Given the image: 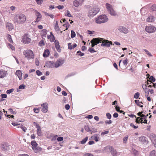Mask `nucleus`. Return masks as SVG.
Listing matches in <instances>:
<instances>
[{
    "instance_id": "412c9836",
    "label": "nucleus",
    "mask_w": 156,
    "mask_h": 156,
    "mask_svg": "<svg viewBox=\"0 0 156 156\" xmlns=\"http://www.w3.org/2000/svg\"><path fill=\"white\" fill-rule=\"evenodd\" d=\"M32 148L35 153H37L42 150L41 148L37 146V145L35 147H32Z\"/></svg>"
},
{
    "instance_id": "f8f14e48",
    "label": "nucleus",
    "mask_w": 156,
    "mask_h": 156,
    "mask_svg": "<svg viewBox=\"0 0 156 156\" xmlns=\"http://www.w3.org/2000/svg\"><path fill=\"white\" fill-rule=\"evenodd\" d=\"M42 108V111L44 113H46L48 111V104L47 103H45L41 105Z\"/></svg>"
},
{
    "instance_id": "13d9d810",
    "label": "nucleus",
    "mask_w": 156,
    "mask_h": 156,
    "mask_svg": "<svg viewBox=\"0 0 156 156\" xmlns=\"http://www.w3.org/2000/svg\"><path fill=\"white\" fill-rule=\"evenodd\" d=\"M36 73L37 75L40 76L42 74V73L39 70H37L36 71Z\"/></svg>"
},
{
    "instance_id": "ea45409f",
    "label": "nucleus",
    "mask_w": 156,
    "mask_h": 156,
    "mask_svg": "<svg viewBox=\"0 0 156 156\" xmlns=\"http://www.w3.org/2000/svg\"><path fill=\"white\" fill-rule=\"evenodd\" d=\"M8 110L10 112L11 114H16V112L15 111H13L11 108H9Z\"/></svg>"
},
{
    "instance_id": "e433bc0d",
    "label": "nucleus",
    "mask_w": 156,
    "mask_h": 156,
    "mask_svg": "<svg viewBox=\"0 0 156 156\" xmlns=\"http://www.w3.org/2000/svg\"><path fill=\"white\" fill-rule=\"evenodd\" d=\"M31 144L32 146V147H35L37 145V144L36 142L34 140L31 141Z\"/></svg>"
},
{
    "instance_id": "6e6552de",
    "label": "nucleus",
    "mask_w": 156,
    "mask_h": 156,
    "mask_svg": "<svg viewBox=\"0 0 156 156\" xmlns=\"http://www.w3.org/2000/svg\"><path fill=\"white\" fill-rule=\"evenodd\" d=\"M55 63V68H57L61 66L64 63V60L63 58H59Z\"/></svg>"
},
{
    "instance_id": "0e129e2a",
    "label": "nucleus",
    "mask_w": 156,
    "mask_h": 156,
    "mask_svg": "<svg viewBox=\"0 0 156 156\" xmlns=\"http://www.w3.org/2000/svg\"><path fill=\"white\" fill-rule=\"evenodd\" d=\"M105 123L106 124H110L112 123V121L110 120L108 121L106 120L105 121Z\"/></svg>"
},
{
    "instance_id": "bf43d9fd",
    "label": "nucleus",
    "mask_w": 156,
    "mask_h": 156,
    "mask_svg": "<svg viewBox=\"0 0 156 156\" xmlns=\"http://www.w3.org/2000/svg\"><path fill=\"white\" fill-rule=\"evenodd\" d=\"M88 51H89L91 53H93L94 52H96L93 48H90L89 49Z\"/></svg>"
},
{
    "instance_id": "79ce46f5",
    "label": "nucleus",
    "mask_w": 156,
    "mask_h": 156,
    "mask_svg": "<svg viewBox=\"0 0 156 156\" xmlns=\"http://www.w3.org/2000/svg\"><path fill=\"white\" fill-rule=\"evenodd\" d=\"M140 120H141V118L137 117L136 119V122L137 123H140Z\"/></svg>"
},
{
    "instance_id": "ddd939ff",
    "label": "nucleus",
    "mask_w": 156,
    "mask_h": 156,
    "mask_svg": "<svg viewBox=\"0 0 156 156\" xmlns=\"http://www.w3.org/2000/svg\"><path fill=\"white\" fill-rule=\"evenodd\" d=\"M34 124H36V127L37 129V135L39 136H41L42 135V133L41 131V129L40 126L38 124H37L36 123L34 122Z\"/></svg>"
},
{
    "instance_id": "9d476101",
    "label": "nucleus",
    "mask_w": 156,
    "mask_h": 156,
    "mask_svg": "<svg viewBox=\"0 0 156 156\" xmlns=\"http://www.w3.org/2000/svg\"><path fill=\"white\" fill-rule=\"evenodd\" d=\"M1 148L2 151L7 152L10 149V147L8 144L5 143L1 145Z\"/></svg>"
},
{
    "instance_id": "20e7f679",
    "label": "nucleus",
    "mask_w": 156,
    "mask_h": 156,
    "mask_svg": "<svg viewBox=\"0 0 156 156\" xmlns=\"http://www.w3.org/2000/svg\"><path fill=\"white\" fill-rule=\"evenodd\" d=\"M99 11V9L98 8H91L88 12L89 16L93 17L96 15Z\"/></svg>"
},
{
    "instance_id": "c03bdc74",
    "label": "nucleus",
    "mask_w": 156,
    "mask_h": 156,
    "mask_svg": "<svg viewBox=\"0 0 156 156\" xmlns=\"http://www.w3.org/2000/svg\"><path fill=\"white\" fill-rule=\"evenodd\" d=\"M147 82H146L145 83L146 84H145V85H144V86L145 87H147V86H148V85H149V84H151V83H152V82H151V81H150L149 80H147Z\"/></svg>"
},
{
    "instance_id": "7c9ffc66",
    "label": "nucleus",
    "mask_w": 156,
    "mask_h": 156,
    "mask_svg": "<svg viewBox=\"0 0 156 156\" xmlns=\"http://www.w3.org/2000/svg\"><path fill=\"white\" fill-rule=\"evenodd\" d=\"M156 151L153 150L150 152L149 156H156Z\"/></svg>"
},
{
    "instance_id": "c756f323",
    "label": "nucleus",
    "mask_w": 156,
    "mask_h": 156,
    "mask_svg": "<svg viewBox=\"0 0 156 156\" xmlns=\"http://www.w3.org/2000/svg\"><path fill=\"white\" fill-rule=\"evenodd\" d=\"M135 102L138 106H139L140 107H143V106L140 104H143L142 101L140 102L139 100H135Z\"/></svg>"
},
{
    "instance_id": "bb28decb",
    "label": "nucleus",
    "mask_w": 156,
    "mask_h": 156,
    "mask_svg": "<svg viewBox=\"0 0 156 156\" xmlns=\"http://www.w3.org/2000/svg\"><path fill=\"white\" fill-rule=\"evenodd\" d=\"M111 152V154L113 156H115L116 155L117 152L112 147V149H111V150L110 152Z\"/></svg>"
},
{
    "instance_id": "f3484780",
    "label": "nucleus",
    "mask_w": 156,
    "mask_h": 156,
    "mask_svg": "<svg viewBox=\"0 0 156 156\" xmlns=\"http://www.w3.org/2000/svg\"><path fill=\"white\" fill-rule=\"evenodd\" d=\"M7 73V71L3 70H0V78H3L6 76Z\"/></svg>"
},
{
    "instance_id": "39448f33",
    "label": "nucleus",
    "mask_w": 156,
    "mask_h": 156,
    "mask_svg": "<svg viewBox=\"0 0 156 156\" xmlns=\"http://www.w3.org/2000/svg\"><path fill=\"white\" fill-rule=\"evenodd\" d=\"M106 6L108 11L111 15L115 16L116 15V13L113 9L112 5L108 3H106Z\"/></svg>"
},
{
    "instance_id": "0eeeda50",
    "label": "nucleus",
    "mask_w": 156,
    "mask_h": 156,
    "mask_svg": "<svg viewBox=\"0 0 156 156\" xmlns=\"http://www.w3.org/2000/svg\"><path fill=\"white\" fill-rule=\"evenodd\" d=\"M145 29L147 32L151 33L155 32L156 28L153 26H148L146 27Z\"/></svg>"
},
{
    "instance_id": "e2e57ef3",
    "label": "nucleus",
    "mask_w": 156,
    "mask_h": 156,
    "mask_svg": "<svg viewBox=\"0 0 156 156\" xmlns=\"http://www.w3.org/2000/svg\"><path fill=\"white\" fill-rule=\"evenodd\" d=\"M63 140V137H58L57 139V140L59 142V141H62Z\"/></svg>"
},
{
    "instance_id": "423d86ee",
    "label": "nucleus",
    "mask_w": 156,
    "mask_h": 156,
    "mask_svg": "<svg viewBox=\"0 0 156 156\" xmlns=\"http://www.w3.org/2000/svg\"><path fill=\"white\" fill-rule=\"evenodd\" d=\"M102 40H103L102 38H93L90 41V43H91V46L92 47H94L95 45H96L99 43L101 42L102 41Z\"/></svg>"
},
{
    "instance_id": "4be33fe9",
    "label": "nucleus",
    "mask_w": 156,
    "mask_h": 156,
    "mask_svg": "<svg viewBox=\"0 0 156 156\" xmlns=\"http://www.w3.org/2000/svg\"><path fill=\"white\" fill-rule=\"evenodd\" d=\"M16 74L17 76L20 80L22 79V73L21 71L20 70H17Z\"/></svg>"
},
{
    "instance_id": "aec40b11",
    "label": "nucleus",
    "mask_w": 156,
    "mask_h": 156,
    "mask_svg": "<svg viewBox=\"0 0 156 156\" xmlns=\"http://www.w3.org/2000/svg\"><path fill=\"white\" fill-rule=\"evenodd\" d=\"M139 141L142 143H145L147 141V139L144 136H141L139 137Z\"/></svg>"
},
{
    "instance_id": "f704fd0d",
    "label": "nucleus",
    "mask_w": 156,
    "mask_h": 156,
    "mask_svg": "<svg viewBox=\"0 0 156 156\" xmlns=\"http://www.w3.org/2000/svg\"><path fill=\"white\" fill-rule=\"evenodd\" d=\"M88 139V137L86 136L84 139H83L81 142L80 143L81 144H85L87 141V140Z\"/></svg>"
},
{
    "instance_id": "052dcab7",
    "label": "nucleus",
    "mask_w": 156,
    "mask_h": 156,
    "mask_svg": "<svg viewBox=\"0 0 156 156\" xmlns=\"http://www.w3.org/2000/svg\"><path fill=\"white\" fill-rule=\"evenodd\" d=\"M107 117L109 119H111L112 116L111 114L109 113H107L106 114Z\"/></svg>"
},
{
    "instance_id": "5701e85b",
    "label": "nucleus",
    "mask_w": 156,
    "mask_h": 156,
    "mask_svg": "<svg viewBox=\"0 0 156 156\" xmlns=\"http://www.w3.org/2000/svg\"><path fill=\"white\" fill-rule=\"evenodd\" d=\"M142 87L144 90L145 95V96L146 97H147L149 94V89H148V88L147 87H144V85H142Z\"/></svg>"
},
{
    "instance_id": "72a5a7b5",
    "label": "nucleus",
    "mask_w": 156,
    "mask_h": 156,
    "mask_svg": "<svg viewBox=\"0 0 156 156\" xmlns=\"http://www.w3.org/2000/svg\"><path fill=\"white\" fill-rule=\"evenodd\" d=\"M51 36L49 37L50 40L51 42L54 41L55 40V38L54 35L51 32Z\"/></svg>"
},
{
    "instance_id": "5fc2aeb1",
    "label": "nucleus",
    "mask_w": 156,
    "mask_h": 156,
    "mask_svg": "<svg viewBox=\"0 0 156 156\" xmlns=\"http://www.w3.org/2000/svg\"><path fill=\"white\" fill-rule=\"evenodd\" d=\"M55 48L57 50V51L58 52H60L61 51V49L60 48V47L59 45L58 46H55Z\"/></svg>"
},
{
    "instance_id": "a211bd4d",
    "label": "nucleus",
    "mask_w": 156,
    "mask_h": 156,
    "mask_svg": "<svg viewBox=\"0 0 156 156\" xmlns=\"http://www.w3.org/2000/svg\"><path fill=\"white\" fill-rule=\"evenodd\" d=\"M6 28L9 31L12 30L13 28L12 24L9 23H7L6 24Z\"/></svg>"
},
{
    "instance_id": "4c0bfd02",
    "label": "nucleus",
    "mask_w": 156,
    "mask_h": 156,
    "mask_svg": "<svg viewBox=\"0 0 156 156\" xmlns=\"http://www.w3.org/2000/svg\"><path fill=\"white\" fill-rule=\"evenodd\" d=\"M148 78H149V80H151L150 81H152V82H154L155 81V78H154L152 76H151L150 77H147V80H148Z\"/></svg>"
},
{
    "instance_id": "49530a36",
    "label": "nucleus",
    "mask_w": 156,
    "mask_h": 156,
    "mask_svg": "<svg viewBox=\"0 0 156 156\" xmlns=\"http://www.w3.org/2000/svg\"><path fill=\"white\" fill-rule=\"evenodd\" d=\"M140 95V93L139 92L136 93L134 95V98L136 99H137L139 98Z\"/></svg>"
},
{
    "instance_id": "603ef678",
    "label": "nucleus",
    "mask_w": 156,
    "mask_h": 156,
    "mask_svg": "<svg viewBox=\"0 0 156 156\" xmlns=\"http://www.w3.org/2000/svg\"><path fill=\"white\" fill-rule=\"evenodd\" d=\"M63 26H65V27H66V30H67L70 26L68 22H66L64 25H63Z\"/></svg>"
},
{
    "instance_id": "cd10ccee",
    "label": "nucleus",
    "mask_w": 156,
    "mask_h": 156,
    "mask_svg": "<svg viewBox=\"0 0 156 156\" xmlns=\"http://www.w3.org/2000/svg\"><path fill=\"white\" fill-rule=\"evenodd\" d=\"M100 136V135L99 134H95L93 135L94 137V140L95 141L98 142L99 141Z\"/></svg>"
},
{
    "instance_id": "c85d7f7f",
    "label": "nucleus",
    "mask_w": 156,
    "mask_h": 156,
    "mask_svg": "<svg viewBox=\"0 0 156 156\" xmlns=\"http://www.w3.org/2000/svg\"><path fill=\"white\" fill-rule=\"evenodd\" d=\"M84 129L85 130L87 131V132H90L91 134V130H90L91 129H90L88 125H85L84 126Z\"/></svg>"
},
{
    "instance_id": "393cba45",
    "label": "nucleus",
    "mask_w": 156,
    "mask_h": 156,
    "mask_svg": "<svg viewBox=\"0 0 156 156\" xmlns=\"http://www.w3.org/2000/svg\"><path fill=\"white\" fill-rule=\"evenodd\" d=\"M31 40L29 38L26 37L23 39V41L25 43H29L30 42Z\"/></svg>"
},
{
    "instance_id": "6e6d98bb",
    "label": "nucleus",
    "mask_w": 156,
    "mask_h": 156,
    "mask_svg": "<svg viewBox=\"0 0 156 156\" xmlns=\"http://www.w3.org/2000/svg\"><path fill=\"white\" fill-rule=\"evenodd\" d=\"M130 126L134 129H137L138 127V126H135L133 123H131L130 124Z\"/></svg>"
},
{
    "instance_id": "09e8293b",
    "label": "nucleus",
    "mask_w": 156,
    "mask_h": 156,
    "mask_svg": "<svg viewBox=\"0 0 156 156\" xmlns=\"http://www.w3.org/2000/svg\"><path fill=\"white\" fill-rule=\"evenodd\" d=\"M14 89L13 88L11 89L8 90L6 91V93L8 94H10L11 93L13 92V91H14Z\"/></svg>"
},
{
    "instance_id": "864d4df0",
    "label": "nucleus",
    "mask_w": 156,
    "mask_h": 156,
    "mask_svg": "<svg viewBox=\"0 0 156 156\" xmlns=\"http://www.w3.org/2000/svg\"><path fill=\"white\" fill-rule=\"evenodd\" d=\"M26 86L23 84H21L19 86V89H23L25 88Z\"/></svg>"
},
{
    "instance_id": "a18cd8bd",
    "label": "nucleus",
    "mask_w": 156,
    "mask_h": 156,
    "mask_svg": "<svg viewBox=\"0 0 156 156\" xmlns=\"http://www.w3.org/2000/svg\"><path fill=\"white\" fill-rule=\"evenodd\" d=\"M151 9L153 11H156V5H152L151 7Z\"/></svg>"
},
{
    "instance_id": "37998d69",
    "label": "nucleus",
    "mask_w": 156,
    "mask_h": 156,
    "mask_svg": "<svg viewBox=\"0 0 156 156\" xmlns=\"http://www.w3.org/2000/svg\"><path fill=\"white\" fill-rule=\"evenodd\" d=\"M77 55L80 56H82L84 55V53L81 52L80 51H78L77 52Z\"/></svg>"
},
{
    "instance_id": "58836bf2",
    "label": "nucleus",
    "mask_w": 156,
    "mask_h": 156,
    "mask_svg": "<svg viewBox=\"0 0 156 156\" xmlns=\"http://www.w3.org/2000/svg\"><path fill=\"white\" fill-rule=\"evenodd\" d=\"M76 34L73 30H72L71 31V37L72 38H73L75 37Z\"/></svg>"
},
{
    "instance_id": "680f3d73",
    "label": "nucleus",
    "mask_w": 156,
    "mask_h": 156,
    "mask_svg": "<svg viewBox=\"0 0 156 156\" xmlns=\"http://www.w3.org/2000/svg\"><path fill=\"white\" fill-rule=\"evenodd\" d=\"M35 64L37 66H38L39 65V62L37 58H36L35 59Z\"/></svg>"
},
{
    "instance_id": "69168bd1",
    "label": "nucleus",
    "mask_w": 156,
    "mask_h": 156,
    "mask_svg": "<svg viewBox=\"0 0 156 156\" xmlns=\"http://www.w3.org/2000/svg\"><path fill=\"white\" fill-rule=\"evenodd\" d=\"M68 49L70 50H71L73 49V48H72L71 44V43H69L68 44Z\"/></svg>"
},
{
    "instance_id": "473e14b6",
    "label": "nucleus",
    "mask_w": 156,
    "mask_h": 156,
    "mask_svg": "<svg viewBox=\"0 0 156 156\" xmlns=\"http://www.w3.org/2000/svg\"><path fill=\"white\" fill-rule=\"evenodd\" d=\"M73 5L75 7H78L79 5H80V3H78V2L77 0H75L73 1Z\"/></svg>"
},
{
    "instance_id": "de8ad7c7",
    "label": "nucleus",
    "mask_w": 156,
    "mask_h": 156,
    "mask_svg": "<svg viewBox=\"0 0 156 156\" xmlns=\"http://www.w3.org/2000/svg\"><path fill=\"white\" fill-rule=\"evenodd\" d=\"M90 130H91V133H95L97 131V129L95 128H91Z\"/></svg>"
},
{
    "instance_id": "c9c22d12",
    "label": "nucleus",
    "mask_w": 156,
    "mask_h": 156,
    "mask_svg": "<svg viewBox=\"0 0 156 156\" xmlns=\"http://www.w3.org/2000/svg\"><path fill=\"white\" fill-rule=\"evenodd\" d=\"M128 59L126 58L123 61V63L124 66H126L128 64Z\"/></svg>"
},
{
    "instance_id": "8fccbe9b",
    "label": "nucleus",
    "mask_w": 156,
    "mask_h": 156,
    "mask_svg": "<svg viewBox=\"0 0 156 156\" xmlns=\"http://www.w3.org/2000/svg\"><path fill=\"white\" fill-rule=\"evenodd\" d=\"M33 110H34V112H35V113H38L39 112L40 110H39V108H34L33 109Z\"/></svg>"
},
{
    "instance_id": "3c124183",
    "label": "nucleus",
    "mask_w": 156,
    "mask_h": 156,
    "mask_svg": "<svg viewBox=\"0 0 156 156\" xmlns=\"http://www.w3.org/2000/svg\"><path fill=\"white\" fill-rule=\"evenodd\" d=\"M20 127L23 130L24 132H26L27 130V128L23 126L22 125H21L20 126L18 127V128Z\"/></svg>"
},
{
    "instance_id": "4468645a",
    "label": "nucleus",
    "mask_w": 156,
    "mask_h": 156,
    "mask_svg": "<svg viewBox=\"0 0 156 156\" xmlns=\"http://www.w3.org/2000/svg\"><path fill=\"white\" fill-rule=\"evenodd\" d=\"M102 43L101 44L102 46H107L109 47L110 44H112V41H109L108 40H105L102 41Z\"/></svg>"
},
{
    "instance_id": "a878e982",
    "label": "nucleus",
    "mask_w": 156,
    "mask_h": 156,
    "mask_svg": "<svg viewBox=\"0 0 156 156\" xmlns=\"http://www.w3.org/2000/svg\"><path fill=\"white\" fill-rule=\"evenodd\" d=\"M154 20V17L153 16H151L147 19V21L149 22H152Z\"/></svg>"
},
{
    "instance_id": "2eb2a0df",
    "label": "nucleus",
    "mask_w": 156,
    "mask_h": 156,
    "mask_svg": "<svg viewBox=\"0 0 156 156\" xmlns=\"http://www.w3.org/2000/svg\"><path fill=\"white\" fill-rule=\"evenodd\" d=\"M35 14L36 16H37L36 20L35 21V23H36V22H38L40 21L42 17V16L41 13L36 10L35 11Z\"/></svg>"
},
{
    "instance_id": "774afa93",
    "label": "nucleus",
    "mask_w": 156,
    "mask_h": 156,
    "mask_svg": "<svg viewBox=\"0 0 156 156\" xmlns=\"http://www.w3.org/2000/svg\"><path fill=\"white\" fill-rule=\"evenodd\" d=\"M83 156H94L92 154L89 153H87L84 154L83 155Z\"/></svg>"
},
{
    "instance_id": "f257e3e1",
    "label": "nucleus",
    "mask_w": 156,
    "mask_h": 156,
    "mask_svg": "<svg viewBox=\"0 0 156 156\" xmlns=\"http://www.w3.org/2000/svg\"><path fill=\"white\" fill-rule=\"evenodd\" d=\"M26 20V16L23 14L16 15L14 18V21L18 24H23Z\"/></svg>"
},
{
    "instance_id": "338daca9",
    "label": "nucleus",
    "mask_w": 156,
    "mask_h": 156,
    "mask_svg": "<svg viewBox=\"0 0 156 156\" xmlns=\"http://www.w3.org/2000/svg\"><path fill=\"white\" fill-rule=\"evenodd\" d=\"M109 132L108 131H105L104 132H102L101 133V135L102 136L105 134H108Z\"/></svg>"
},
{
    "instance_id": "1a4fd4ad",
    "label": "nucleus",
    "mask_w": 156,
    "mask_h": 156,
    "mask_svg": "<svg viewBox=\"0 0 156 156\" xmlns=\"http://www.w3.org/2000/svg\"><path fill=\"white\" fill-rule=\"evenodd\" d=\"M149 137L150 139L152 141V143L154 144L155 147H156V135L152 133L150 134Z\"/></svg>"
},
{
    "instance_id": "2f4dec72",
    "label": "nucleus",
    "mask_w": 156,
    "mask_h": 156,
    "mask_svg": "<svg viewBox=\"0 0 156 156\" xmlns=\"http://www.w3.org/2000/svg\"><path fill=\"white\" fill-rule=\"evenodd\" d=\"M55 29L57 31H59L60 30V28L58 25V22L57 21H56L55 27Z\"/></svg>"
},
{
    "instance_id": "6ab92c4d",
    "label": "nucleus",
    "mask_w": 156,
    "mask_h": 156,
    "mask_svg": "<svg viewBox=\"0 0 156 156\" xmlns=\"http://www.w3.org/2000/svg\"><path fill=\"white\" fill-rule=\"evenodd\" d=\"M112 149V147L108 145L105 147L104 151L106 152H110Z\"/></svg>"
},
{
    "instance_id": "a19ab883",
    "label": "nucleus",
    "mask_w": 156,
    "mask_h": 156,
    "mask_svg": "<svg viewBox=\"0 0 156 156\" xmlns=\"http://www.w3.org/2000/svg\"><path fill=\"white\" fill-rule=\"evenodd\" d=\"M128 136L127 135L126 136L124 137L123 141V142L124 143L126 144V141L128 139Z\"/></svg>"
},
{
    "instance_id": "f03ea898",
    "label": "nucleus",
    "mask_w": 156,
    "mask_h": 156,
    "mask_svg": "<svg viewBox=\"0 0 156 156\" xmlns=\"http://www.w3.org/2000/svg\"><path fill=\"white\" fill-rule=\"evenodd\" d=\"M108 20L107 16L105 15H101L95 19V22L97 24H101L107 22Z\"/></svg>"
},
{
    "instance_id": "9b49d317",
    "label": "nucleus",
    "mask_w": 156,
    "mask_h": 156,
    "mask_svg": "<svg viewBox=\"0 0 156 156\" xmlns=\"http://www.w3.org/2000/svg\"><path fill=\"white\" fill-rule=\"evenodd\" d=\"M45 65L48 68H55V63L53 61H48L46 62Z\"/></svg>"
},
{
    "instance_id": "7ed1b4c3",
    "label": "nucleus",
    "mask_w": 156,
    "mask_h": 156,
    "mask_svg": "<svg viewBox=\"0 0 156 156\" xmlns=\"http://www.w3.org/2000/svg\"><path fill=\"white\" fill-rule=\"evenodd\" d=\"M23 53L25 57L28 59H32L34 58V53L31 50H25Z\"/></svg>"
},
{
    "instance_id": "dca6fc26",
    "label": "nucleus",
    "mask_w": 156,
    "mask_h": 156,
    "mask_svg": "<svg viewBox=\"0 0 156 156\" xmlns=\"http://www.w3.org/2000/svg\"><path fill=\"white\" fill-rule=\"evenodd\" d=\"M118 30L120 32L123 33L125 34H126L128 32V29L125 27H119L118 28Z\"/></svg>"
},
{
    "instance_id": "b1692460",
    "label": "nucleus",
    "mask_w": 156,
    "mask_h": 156,
    "mask_svg": "<svg viewBox=\"0 0 156 156\" xmlns=\"http://www.w3.org/2000/svg\"><path fill=\"white\" fill-rule=\"evenodd\" d=\"M50 54V51L48 49L45 50L43 53V56L44 57H48Z\"/></svg>"
},
{
    "instance_id": "4d7b16f0",
    "label": "nucleus",
    "mask_w": 156,
    "mask_h": 156,
    "mask_svg": "<svg viewBox=\"0 0 156 156\" xmlns=\"http://www.w3.org/2000/svg\"><path fill=\"white\" fill-rule=\"evenodd\" d=\"M65 15L68 17H71L72 16L71 15L70 12L68 11L67 10L66 11V13Z\"/></svg>"
}]
</instances>
